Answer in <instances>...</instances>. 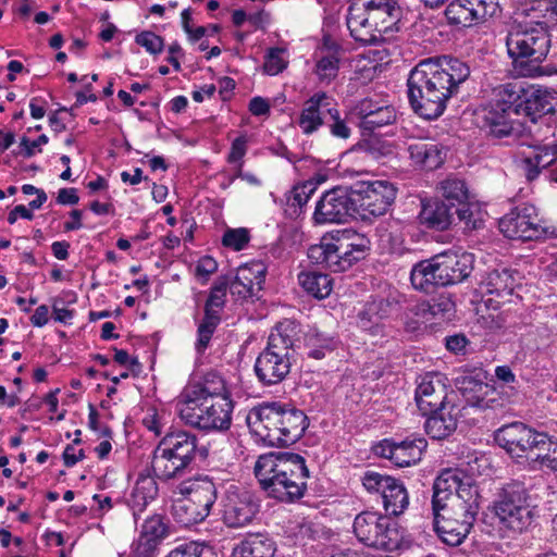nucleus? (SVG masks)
I'll return each mask as SVG.
<instances>
[{
    "label": "nucleus",
    "instance_id": "1",
    "mask_svg": "<svg viewBox=\"0 0 557 557\" xmlns=\"http://www.w3.org/2000/svg\"><path fill=\"white\" fill-rule=\"evenodd\" d=\"M469 75V65L457 58L442 55L421 60L407 78L412 110L425 120L437 119Z\"/></svg>",
    "mask_w": 557,
    "mask_h": 557
},
{
    "label": "nucleus",
    "instance_id": "2",
    "mask_svg": "<svg viewBox=\"0 0 557 557\" xmlns=\"http://www.w3.org/2000/svg\"><path fill=\"white\" fill-rule=\"evenodd\" d=\"M255 475L270 497L294 503L304 497L307 491L309 470L301 455L270 453L258 458Z\"/></svg>",
    "mask_w": 557,
    "mask_h": 557
},
{
    "label": "nucleus",
    "instance_id": "3",
    "mask_svg": "<svg viewBox=\"0 0 557 557\" xmlns=\"http://www.w3.org/2000/svg\"><path fill=\"white\" fill-rule=\"evenodd\" d=\"M250 432L268 446L296 443L308 426L306 414L281 403H263L247 416Z\"/></svg>",
    "mask_w": 557,
    "mask_h": 557
},
{
    "label": "nucleus",
    "instance_id": "4",
    "mask_svg": "<svg viewBox=\"0 0 557 557\" xmlns=\"http://www.w3.org/2000/svg\"><path fill=\"white\" fill-rule=\"evenodd\" d=\"M300 334V325L288 319L278 322L272 329L268 344L257 357L253 367L261 384L275 385L288 375Z\"/></svg>",
    "mask_w": 557,
    "mask_h": 557
},
{
    "label": "nucleus",
    "instance_id": "5",
    "mask_svg": "<svg viewBox=\"0 0 557 557\" xmlns=\"http://www.w3.org/2000/svg\"><path fill=\"white\" fill-rule=\"evenodd\" d=\"M520 7L516 11L518 28L509 33L506 41L513 72L522 77H535L542 74L541 63L546 59L550 39L549 24L521 21Z\"/></svg>",
    "mask_w": 557,
    "mask_h": 557
},
{
    "label": "nucleus",
    "instance_id": "6",
    "mask_svg": "<svg viewBox=\"0 0 557 557\" xmlns=\"http://www.w3.org/2000/svg\"><path fill=\"white\" fill-rule=\"evenodd\" d=\"M400 18L396 0H349L346 24L350 36L362 45H375Z\"/></svg>",
    "mask_w": 557,
    "mask_h": 557
},
{
    "label": "nucleus",
    "instance_id": "7",
    "mask_svg": "<svg viewBox=\"0 0 557 557\" xmlns=\"http://www.w3.org/2000/svg\"><path fill=\"white\" fill-rule=\"evenodd\" d=\"M198 437L186 430L166 432L153 450L151 467L156 476L170 480L183 476L198 453Z\"/></svg>",
    "mask_w": 557,
    "mask_h": 557
},
{
    "label": "nucleus",
    "instance_id": "8",
    "mask_svg": "<svg viewBox=\"0 0 557 557\" xmlns=\"http://www.w3.org/2000/svg\"><path fill=\"white\" fill-rule=\"evenodd\" d=\"M369 249V240L350 231H337L323 236L320 244L308 249L311 262L322 264L333 272H343L362 259Z\"/></svg>",
    "mask_w": 557,
    "mask_h": 557
},
{
    "label": "nucleus",
    "instance_id": "9",
    "mask_svg": "<svg viewBox=\"0 0 557 557\" xmlns=\"http://www.w3.org/2000/svg\"><path fill=\"white\" fill-rule=\"evenodd\" d=\"M369 249V240L350 231H337L323 236L320 244L308 249L311 262L322 264L333 272H343L362 259Z\"/></svg>",
    "mask_w": 557,
    "mask_h": 557
},
{
    "label": "nucleus",
    "instance_id": "10",
    "mask_svg": "<svg viewBox=\"0 0 557 557\" xmlns=\"http://www.w3.org/2000/svg\"><path fill=\"white\" fill-rule=\"evenodd\" d=\"M473 494L461 493L445 507L434 508L433 524L437 536L447 545L458 546L469 535L480 508V502Z\"/></svg>",
    "mask_w": 557,
    "mask_h": 557
},
{
    "label": "nucleus",
    "instance_id": "11",
    "mask_svg": "<svg viewBox=\"0 0 557 557\" xmlns=\"http://www.w3.org/2000/svg\"><path fill=\"white\" fill-rule=\"evenodd\" d=\"M354 534L362 544L387 552L396 550L403 542V532L396 521L377 511L364 510L354 519Z\"/></svg>",
    "mask_w": 557,
    "mask_h": 557
},
{
    "label": "nucleus",
    "instance_id": "12",
    "mask_svg": "<svg viewBox=\"0 0 557 557\" xmlns=\"http://www.w3.org/2000/svg\"><path fill=\"white\" fill-rule=\"evenodd\" d=\"M232 399L182 400L177 401L181 419L189 426L206 432H221L230 429L233 412Z\"/></svg>",
    "mask_w": 557,
    "mask_h": 557
},
{
    "label": "nucleus",
    "instance_id": "13",
    "mask_svg": "<svg viewBox=\"0 0 557 557\" xmlns=\"http://www.w3.org/2000/svg\"><path fill=\"white\" fill-rule=\"evenodd\" d=\"M494 512L504 528L522 532L533 519L530 496L522 483L506 484L494 502Z\"/></svg>",
    "mask_w": 557,
    "mask_h": 557
},
{
    "label": "nucleus",
    "instance_id": "14",
    "mask_svg": "<svg viewBox=\"0 0 557 557\" xmlns=\"http://www.w3.org/2000/svg\"><path fill=\"white\" fill-rule=\"evenodd\" d=\"M500 232L509 239L537 240L557 237V227L546 225L533 205H521L499 220Z\"/></svg>",
    "mask_w": 557,
    "mask_h": 557
},
{
    "label": "nucleus",
    "instance_id": "15",
    "mask_svg": "<svg viewBox=\"0 0 557 557\" xmlns=\"http://www.w3.org/2000/svg\"><path fill=\"white\" fill-rule=\"evenodd\" d=\"M495 441L511 457L528 458L535 450L546 449L548 436L522 422H513L499 428L495 432Z\"/></svg>",
    "mask_w": 557,
    "mask_h": 557
},
{
    "label": "nucleus",
    "instance_id": "16",
    "mask_svg": "<svg viewBox=\"0 0 557 557\" xmlns=\"http://www.w3.org/2000/svg\"><path fill=\"white\" fill-rule=\"evenodd\" d=\"M351 189L364 219L384 215L397 195L395 185L385 180L357 182Z\"/></svg>",
    "mask_w": 557,
    "mask_h": 557
},
{
    "label": "nucleus",
    "instance_id": "17",
    "mask_svg": "<svg viewBox=\"0 0 557 557\" xmlns=\"http://www.w3.org/2000/svg\"><path fill=\"white\" fill-rule=\"evenodd\" d=\"M352 189L335 187L322 194L317 201L312 219L315 224H341L358 213Z\"/></svg>",
    "mask_w": 557,
    "mask_h": 557
},
{
    "label": "nucleus",
    "instance_id": "18",
    "mask_svg": "<svg viewBox=\"0 0 557 557\" xmlns=\"http://www.w3.org/2000/svg\"><path fill=\"white\" fill-rule=\"evenodd\" d=\"M362 484L368 492L381 494L388 515L399 516L408 508L409 495L400 480L370 470L363 474Z\"/></svg>",
    "mask_w": 557,
    "mask_h": 557
},
{
    "label": "nucleus",
    "instance_id": "19",
    "mask_svg": "<svg viewBox=\"0 0 557 557\" xmlns=\"http://www.w3.org/2000/svg\"><path fill=\"white\" fill-rule=\"evenodd\" d=\"M455 397L454 391L448 392L447 379L442 373L428 372L417 380L414 400L423 416L453 403Z\"/></svg>",
    "mask_w": 557,
    "mask_h": 557
},
{
    "label": "nucleus",
    "instance_id": "20",
    "mask_svg": "<svg viewBox=\"0 0 557 557\" xmlns=\"http://www.w3.org/2000/svg\"><path fill=\"white\" fill-rule=\"evenodd\" d=\"M230 278L220 277L211 287L209 297L205 305V317L198 325L197 341L195 348L198 354L205 352L209 343L220 323V310L225 304L227 288H230Z\"/></svg>",
    "mask_w": 557,
    "mask_h": 557
},
{
    "label": "nucleus",
    "instance_id": "21",
    "mask_svg": "<svg viewBox=\"0 0 557 557\" xmlns=\"http://www.w3.org/2000/svg\"><path fill=\"white\" fill-rule=\"evenodd\" d=\"M462 492L473 494L472 498L479 502L478 487L471 478L459 469H444L433 484L432 509L449 505L453 498L461 499Z\"/></svg>",
    "mask_w": 557,
    "mask_h": 557
},
{
    "label": "nucleus",
    "instance_id": "22",
    "mask_svg": "<svg viewBox=\"0 0 557 557\" xmlns=\"http://www.w3.org/2000/svg\"><path fill=\"white\" fill-rule=\"evenodd\" d=\"M259 511V504L253 495L231 485L222 499V518L230 528L249 524Z\"/></svg>",
    "mask_w": 557,
    "mask_h": 557
},
{
    "label": "nucleus",
    "instance_id": "23",
    "mask_svg": "<svg viewBox=\"0 0 557 557\" xmlns=\"http://www.w3.org/2000/svg\"><path fill=\"white\" fill-rule=\"evenodd\" d=\"M498 11L497 0H453L445 14L450 24L467 27L493 17Z\"/></svg>",
    "mask_w": 557,
    "mask_h": 557
},
{
    "label": "nucleus",
    "instance_id": "24",
    "mask_svg": "<svg viewBox=\"0 0 557 557\" xmlns=\"http://www.w3.org/2000/svg\"><path fill=\"white\" fill-rule=\"evenodd\" d=\"M426 446L428 443L423 437L406 438L401 442L383 440L375 446V454L404 468L420 461Z\"/></svg>",
    "mask_w": 557,
    "mask_h": 557
},
{
    "label": "nucleus",
    "instance_id": "25",
    "mask_svg": "<svg viewBox=\"0 0 557 557\" xmlns=\"http://www.w3.org/2000/svg\"><path fill=\"white\" fill-rule=\"evenodd\" d=\"M267 269L262 262L253 261L237 268L230 280V292L238 299L258 297L265 281Z\"/></svg>",
    "mask_w": 557,
    "mask_h": 557
},
{
    "label": "nucleus",
    "instance_id": "26",
    "mask_svg": "<svg viewBox=\"0 0 557 557\" xmlns=\"http://www.w3.org/2000/svg\"><path fill=\"white\" fill-rule=\"evenodd\" d=\"M441 286L453 285L466 280L473 270L474 258L470 252L446 251L434 256Z\"/></svg>",
    "mask_w": 557,
    "mask_h": 557
},
{
    "label": "nucleus",
    "instance_id": "27",
    "mask_svg": "<svg viewBox=\"0 0 557 557\" xmlns=\"http://www.w3.org/2000/svg\"><path fill=\"white\" fill-rule=\"evenodd\" d=\"M333 99L324 91H318L307 99L297 119V125L305 135H312L325 124Z\"/></svg>",
    "mask_w": 557,
    "mask_h": 557
},
{
    "label": "nucleus",
    "instance_id": "28",
    "mask_svg": "<svg viewBox=\"0 0 557 557\" xmlns=\"http://www.w3.org/2000/svg\"><path fill=\"white\" fill-rule=\"evenodd\" d=\"M180 494L188 500L207 518L216 502L218 492L214 482L208 476L196 478L182 482L178 486Z\"/></svg>",
    "mask_w": 557,
    "mask_h": 557
},
{
    "label": "nucleus",
    "instance_id": "29",
    "mask_svg": "<svg viewBox=\"0 0 557 557\" xmlns=\"http://www.w3.org/2000/svg\"><path fill=\"white\" fill-rule=\"evenodd\" d=\"M178 399L182 400H219L231 399L225 381L215 372H208L203 377L194 383H189L182 392Z\"/></svg>",
    "mask_w": 557,
    "mask_h": 557
},
{
    "label": "nucleus",
    "instance_id": "30",
    "mask_svg": "<svg viewBox=\"0 0 557 557\" xmlns=\"http://www.w3.org/2000/svg\"><path fill=\"white\" fill-rule=\"evenodd\" d=\"M158 494L159 487L154 476L149 473H140L125 498L135 525H137L141 513L145 512L149 504L156 500Z\"/></svg>",
    "mask_w": 557,
    "mask_h": 557
},
{
    "label": "nucleus",
    "instance_id": "31",
    "mask_svg": "<svg viewBox=\"0 0 557 557\" xmlns=\"http://www.w3.org/2000/svg\"><path fill=\"white\" fill-rule=\"evenodd\" d=\"M398 310L395 298L373 296L358 313V325L371 333H375L381 322Z\"/></svg>",
    "mask_w": 557,
    "mask_h": 557
},
{
    "label": "nucleus",
    "instance_id": "32",
    "mask_svg": "<svg viewBox=\"0 0 557 557\" xmlns=\"http://www.w3.org/2000/svg\"><path fill=\"white\" fill-rule=\"evenodd\" d=\"M424 422V429L434 440H444L451 435L457 428L460 408L454 401L430 411Z\"/></svg>",
    "mask_w": 557,
    "mask_h": 557
},
{
    "label": "nucleus",
    "instance_id": "33",
    "mask_svg": "<svg viewBox=\"0 0 557 557\" xmlns=\"http://www.w3.org/2000/svg\"><path fill=\"white\" fill-rule=\"evenodd\" d=\"M518 104V115H524L531 122H536L542 115L549 113L554 109V97L546 89L529 87L523 89Z\"/></svg>",
    "mask_w": 557,
    "mask_h": 557
},
{
    "label": "nucleus",
    "instance_id": "34",
    "mask_svg": "<svg viewBox=\"0 0 557 557\" xmlns=\"http://www.w3.org/2000/svg\"><path fill=\"white\" fill-rule=\"evenodd\" d=\"M408 152L413 164L424 170L440 168L446 158V151L442 145L428 140L411 143L408 146Z\"/></svg>",
    "mask_w": 557,
    "mask_h": 557
},
{
    "label": "nucleus",
    "instance_id": "35",
    "mask_svg": "<svg viewBox=\"0 0 557 557\" xmlns=\"http://www.w3.org/2000/svg\"><path fill=\"white\" fill-rule=\"evenodd\" d=\"M338 71L339 47L330 38H324L322 47L317 52L314 73L321 83L330 84L337 77Z\"/></svg>",
    "mask_w": 557,
    "mask_h": 557
},
{
    "label": "nucleus",
    "instance_id": "36",
    "mask_svg": "<svg viewBox=\"0 0 557 557\" xmlns=\"http://www.w3.org/2000/svg\"><path fill=\"white\" fill-rule=\"evenodd\" d=\"M467 384L468 386L463 387L465 392L469 391L472 394L465 393L463 395L470 407L485 410L504 406V401L497 398L499 394L497 387L474 380H469Z\"/></svg>",
    "mask_w": 557,
    "mask_h": 557
},
{
    "label": "nucleus",
    "instance_id": "37",
    "mask_svg": "<svg viewBox=\"0 0 557 557\" xmlns=\"http://www.w3.org/2000/svg\"><path fill=\"white\" fill-rule=\"evenodd\" d=\"M276 552L275 542L265 534H248L237 543L231 557H274Z\"/></svg>",
    "mask_w": 557,
    "mask_h": 557
},
{
    "label": "nucleus",
    "instance_id": "38",
    "mask_svg": "<svg viewBox=\"0 0 557 557\" xmlns=\"http://www.w3.org/2000/svg\"><path fill=\"white\" fill-rule=\"evenodd\" d=\"M453 207L440 200H429L422 203L420 221L429 228L444 231L453 221Z\"/></svg>",
    "mask_w": 557,
    "mask_h": 557
},
{
    "label": "nucleus",
    "instance_id": "39",
    "mask_svg": "<svg viewBox=\"0 0 557 557\" xmlns=\"http://www.w3.org/2000/svg\"><path fill=\"white\" fill-rule=\"evenodd\" d=\"M517 272L509 269H495L490 271L481 283L484 293L495 295L497 298L511 296L517 285Z\"/></svg>",
    "mask_w": 557,
    "mask_h": 557
},
{
    "label": "nucleus",
    "instance_id": "40",
    "mask_svg": "<svg viewBox=\"0 0 557 557\" xmlns=\"http://www.w3.org/2000/svg\"><path fill=\"white\" fill-rule=\"evenodd\" d=\"M521 21L552 24L557 18V0H525L520 4Z\"/></svg>",
    "mask_w": 557,
    "mask_h": 557
},
{
    "label": "nucleus",
    "instance_id": "41",
    "mask_svg": "<svg viewBox=\"0 0 557 557\" xmlns=\"http://www.w3.org/2000/svg\"><path fill=\"white\" fill-rule=\"evenodd\" d=\"M305 347L309 358L321 360L332 354L339 345V339L329 333L310 329L305 333Z\"/></svg>",
    "mask_w": 557,
    "mask_h": 557
},
{
    "label": "nucleus",
    "instance_id": "42",
    "mask_svg": "<svg viewBox=\"0 0 557 557\" xmlns=\"http://www.w3.org/2000/svg\"><path fill=\"white\" fill-rule=\"evenodd\" d=\"M410 281L414 289L431 293L441 286L435 258L416 263L410 272Z\"/></svg>",
    "mask_w": 557,
    "mask_h": 557
},
{
    "label": "nucleus",
    "instance_id": "43",
    "mask_svg": "<svg viewBox=\"0 0 557 557\" xmlns=\"http://www.w3.org/2000/svg\"><path fill=\"white\" fill-rule=\"evenodd\" d=\"M513 114V112L499 106H488L484 110V125L488 128L491 135L503 138L513 129L511 120Z\"/></svg>",
    "mask_w": 557,
    "mask_h": 557
},
{
    "label": "nucleus",
    "instance_id": "44",
    "mask_svg": "<svg viewBox=\"0 0 557 557\" xmlns=\"http://www.w3.org/2000/svg\"><path fill=\"white\" fill-rule=\"evenodd\" d=\"M298 283L309 295L323 299L326 298L333 288L330 276L317 270H306L298 274Z\"/></svg>",
    "mask_w": 557,
    "mask_h": 557
},
{
    "label": "nucleus",
    "instance_id": "45",
    "mask_svg": "<svg viewBox=\"0 0 557 557\" xmlns=\"http://www.w3.org/2000/svg\"><path fill=\"white\" fill-rule=\"evenodd\" d=\"M171 513L173 519L185 528L202 522L206 519L186 496L174 500Z\"/></svg>",
    "mask_w": 557,
    "mask_h": 557
},
{
    "label": "nucleus",
    "instance_id": "46",
    "mask_svg": "<svg viewBox=\"0 0 557 557\" xmlns=\"http://www.w3.org/2000/svg\"><path fill=\"white\" fill-rule=\"evenodd\" d=\"M440 193L449 206L462 205L468 199V187L465 181L449 177L441 182Z\"/></svg>",
    "mask_w": 557,
    "mask_h": 557
},
{
    "label": "nucleus",
    "instance_id": "47",
    "mask_svg": "<svg viewBox=\"0 0 557 557\" xmlns=\"http://www.w3.org/2000/svg\"><path fill=\"white\" fill-rule=\"evenodd\" d=\"M523 88L517 85H502L496 90V99L490 106H499L518 115V104L522 97Z\"/></svg>",
    "mask_w": 557,
    "mask_h": 557
},
{
    "label": "nucleus",
    "instance_id": "48",
    "mask_svg": "<svg viewBox=\"0 0 557 557\" xmlns=\"http://www.w3.org/2000/svg\"><path fill=\"white\" fill-rule=\"evenodd\" d=\"M433 322L450 321L456 312V306L449 294H440L429 301Z\"/></svg>",
    "mask_w": 557,
    "mask_h": 557
},
{
    "label": "nucleus",
    "instance_id": "49",
    "mask_svg": "<svg viewBox=\"0 0 557 557\" xmlns=\"http://www.w3.org/2000/svg\"><path fill=\"white\" fill-rule=\"evenodd\" d=\"M169 534V527L161 515H152L145 519L139 535L161 543Z\"/></svg>",
    "mask_w": 557,
    "mask_h": 557
},
{
    "label": "nucleus",
    "instance_id": "50",
    "mask_svg": "<svg viewBox=\"0 0 557 557\" xmlns=\"http://www.w3.org/2000/svg\"><path fill=\"white\" fill-rule=\"evenodd\" d=\"M455 213H457L459 220L469 230L480 228L484 222V212L475 203H467L465 201L456 208Z\"/></svg>",
    "mask_w": 557,
    "mask_h": 557
},
{
    "label": "nucleus",
    "instance_id": "51",
    "mask_svg": "<svg viewBox=\"0 0 557 557\" xmlns=\"http://www.w3.org/2000/svg\"><path fill=\"white\" fill-rule=\"evenodd\" d=\"M396 121V110L393 106H386L373 115L366 117V121L359 122L364 131L373 132L386 125H391Z\"/></svg>",
    "mask_w": 557,
    "mask_h": 557
},
{
    "label": "nucleus",
    "instance_id": "52",
    "mask_svg": "<svg viewBox=\"0 0 557 557\" xmlns=\"http://www.w3.org/2000/svg\"><path fill=\"white\" fill-rule=\"evenodd\" d=\"M325 124L327 125L330 133L341 139H347L351 135V128L349 127L346 119L341 116L339 111L333 103L329 110Z\"/></svg>",
    "mask_w": 557,
    "mask_h": 557
},
{
    "label": "nucleus",
    "instance_id": "53",
    "mask_svg": "<svg viewBox=\"0 0 557 557\" xmlns=\"http://www.w3.org/2000/svg\"><path fill=\"white\" fill-rule=\"evenodd\" d=\"M250 240V235L247 228H227L222 237V244L224 247L230 248L234 251L243 250L247 247Z\"/></svg>",
    "mask_w": 557,
    "mask_h": 557
},
{
    "label": "nucleus",
    "instance_id": "54",
    "mask_svg": "<svg viewBox=\"0 0 557 557\" xmlns=\"http://www.w3.org/2000/svg\"><path fill=\"white\" fill-rule=\"evenodd\" d=\"M170 414L165 411L150 409L143 419L144 426L152 432L156 436L166 433L168 418Z\"/></svg>",
    "mask_w": 557,
    "mask_h": 557
},
{
    "label": "nucleus",
    "instance_id": "55",
    "mask_svg": "<svg viewBox=\"0 0 557 557\" xmlns=\"http://www.w3.org/2000/svg\"><path fill=\"white\" fill-rule=\"evenodd\" d=\"M212 556V550L209 546L189 542L172 549L165 557H208Z\"/></svg>",
    "mask_w": 557,
    "mask_h": 557
},
{
    "label": "nucleus",
    "instance_id": "56",
    "mask_svg": "<svg viewBox=\"0 0 557 557\" xmlns=\"http://www.w3.org/2000/svg\"><path fill=\"white\" fill-rule=\"evenodd\" d=\"M315 190V186L312 182L307 181L301 184L294 186L290 190L287 201L293 207L302 208Z\"/></svg>",
    "mask_w": 557,
    "mask_h": 557
},
{
    "label": "nucleus",
    "instance_id": "57",
    "mask_svg": "<svg viewBox=\"0 0 557 557\" xmlns=\"http://www.w3.org/2000/svg\"><path fill=\"white\" fill-rule=\"evenodd\" d=\"M284 50L280 48H272L268 51L263 63L264 72L269 75H277L287 65L283 58Z\"/></svg>",
    "mask_w": 557,
    "mask_h": 557
},
{
    "label": "nucleus",
    "instance_id": "58",
    "mask_svg": "<svg viewBox=\"0 0 557 557\" xmlns=\"http://www.w3.org/2000/svg\"><path fill=\"white\" fill-rule=\"evenodd\" d=\"M495 376L499 382H502L499 388H508V391L505 392L508 398L518 393V381L515 373L508 366L496 367Z\"/></svg>",
    "mask_w": 557,
    "mask_h": 557
},
{
    "label": "nucleus",
    "instance_id": "59",
    "mask_svg": "<svg viewBox=\"0 0 557 557\" xmlns=\"http://www.w3.org/2000/svg\"><path fill=\"white\" fill-rule=\"evenodd\" d=\"M135 42L145 48L150 54H158L163 50V39L150 30H144L135 37Z\"/></svg>",
    "mask_w": 557,
    "mask_h": 557
},
{
    "label": "nucleus",
    "instance_id": "60",
    "mask_svg": "<svg viewBox=\"0 0 557 557\" xmlns=\"http://www.w3.org/2000/svg\"><path fill=\"white\" fill-rule=\"evenodd\" d=\"M386 106L388 104L383 101L366 98L359 101V103L355 107L354 112L358 116L359 122H362L366 121V117H369L381 109L386 108Z\"/></svg>",
    "mask_w": 557,
    "mask_h": 557
},
{
    "label": "nucleus",
    "instance_id": "61",
    "mask_svg": "<svg viewBox=\"0 0 557 557\" xmlns=\"http://www.w3.org/2000/svg\"><path fill=\"white\" fill-rule=\"evenodd\" d=\"M160 543L139 535L133 544L134 557H156Z\"/></svg>",
    "mask_w": 557,
    "mask_h": 557
},
{
    "label": "nucleus",
    "instance_id": "62",
    "mask_svg": "<svg viewBox=\"0 0 557 557\" xmlns=\"http://www.w3.org/2000/svg\"><path fill=\"white\" fill-rule=\"evenodd\" d=\"M218 270V262L210 256L201 257L195 267V275L199 280L207 281Z\"/></svg>",
    "mask_w": 557,
    "mask_h": 557
},
{
    "label": "nucleus",
    "instance_id": "63",
    "mask_svg": "<svg viewBox=\"0 0 557 557\" xmlns=\"http://www.w3.org/2000/svg\"><path fill=\"white\" fill-rule=\"evenodd\" d=\"M408 310L416 318L414 323H434L429 301H418L411 305Z\"/></svg>",
    "mask_w": 557,
    "mask_h": 557
},
{
    "label": "nucleus",
    "instance_id": "64",
    "mask_svg": "<svg viewBox=\"0 0 557 557\" xmlns=\"http://www.w3.org/2000/svg\"><path fill=\"white\" fill-rule=\"evenodd\" d=\"M546 448L548 451L545 455L536 453L535 458L540 460L543 467L557 471V443H552L548 440Z\"/></svg>",
    "mask_w": 557,
    "mask_h": 557
}]
</instances>
